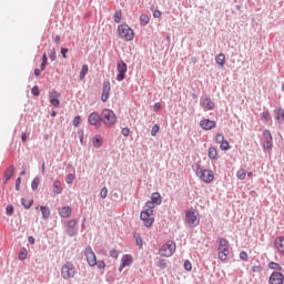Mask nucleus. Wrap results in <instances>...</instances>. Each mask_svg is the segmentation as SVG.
I'll use <instances>...</instances> for the list:
<instances>
[{
  "label": "nucleus",
  "mask_w": 284,
  "mask_h": 284,
  "mask_svg": "<svg viewBox=\"0 0 284 284\" xmlns=\"http://www.w3.org/2000/svg\"><path fill=\"white\" fill-rule=\"evenodd\" d=\"M217 256L222 261V263H225L227 261V256H230V242L225 237L217 239Z\"/></svg>",
  "instance_id": "obj_1"
},
{
  "label": "nucleus",
  "mask_w": 284,
  "mask_h": 284,
  "mask_svg": "<svg viewBox=\"0 0 284 284\" xmlns=\"http://www.w3.org/2000/svg\"><path fill=\"white\" fill-rule=\"evenodd\" d=\"M100 121L108 128H112L116 123V113L112 109H103L100 113Z\"/></svg>",
  "instance_id": "obj_2"
},
{
  "label": "nucleus",
  "mask_w": 284,
  "mask_h": 284,
  "mask_svg": "<svg viewBox=\"0 0 284 284\" xmlns=\"http://www.w3.org/2000/svg\"><path fill=\"white\" fill-rule=\"evenodd\" d=\"M184 223H186L189 227H197L199 223H201V219L199 217V212L194 209L186 210Z\"/></svg>",
  "instance_id": "obj_3"
},
{
  "label": "nucleus",
  "mask_w": 284,
  "mask_h": 284,
  "mask_svg": "<svg viewBox=\"0 0 284 284\" xmlns=\"http://www.w3.org/2000/svg\"><path fill=\"white\" fill-rule=\"evenodd\" d=\"M118 33L121 39H125V41H133L134 39V30L130 28L128 24H120L118 27Z\"/></svg>",
  "instance_id": "obj_4"
},
{
  "label": "nucleus",
  "mask_w": 284,
  "mask_h": 284,
  "mask_svg": "<svg viewBox=\"0 0 284 284\" xmlns=\"http://www.w3.org/2000/svg\"><path fill=\"white\" fill-rule=\"evenodd\" d=\"M74 274H77V268L74 267V264L71 262H67L61 267V276L64 278V281H69V278H74Z\"/></svg>",
  "instance_id": "obj_5"
},
{
  "label": "nucleus",
  "mask_w": 284,
  "mask_h": 284,
  "mask_svg": "<svg viewBox=\"0 0 284 284\" xmlns=\"http://www.w3.org/2000/svg\"><path fill=\"white\" fill-rule=\"evenodd\" d=\"M176 252V244L174 242L169 241L166 244L162 245L160 248L161 256L165 258H170Z\"/></svg>",
  "instance_id": "obj_6"
},
{
  "label": "nucleus",
  "mask_w": 284,
  "mask_h": 284,
  "mask_svg": "<svg viewBox=\"0 0 284 284\" xmlns=\"http://www.w3.org/2000/svg\"><path fill=\"white\" fill-rule=\"evenodd\" d=\"M77 223H79L77 220H69L64 222L65 225V232L68 236H77L79 234V229H77Z\"/></svg>",
  "instance_id": "obj_7"
},
{
  "label": "nucleus",
  "mask_w": 284,
  "mask_h": 284,
  "mask_svg": "<svg viewBox=\"0 0 284 284\" xmlns=\"http://www.w3.org/2000/svg\"><path fill=\"white\" fill-rule=\"evenodd\" d=\"M84 256L87 258V263L90 267H94L97 265V254L92 250V246L88 245L84 250Z\"/></svg>",
  "instance_id": "obj_8"
},
{
  "label": "nucleus",
  "mask_w": 284,
  "mask_h": 284,
  "mask_svg": "<svg viewBox=\"0 0 284 284\" xmlns=\"http://www.w3.org/2000/svg\"><path fill=\"white\" fill-rule=\"evenodd\" d=\"M88 123L89 125H93V128H95L97 130H99V128H101V113L99 114V112L93 111L89 114L88 116Z\"/></svg>",
  "instance_id": "obj_9"
},
{
  "label": "nucleus",
  "mask_w": 284,
  "mask_h": 284,
  "mask_svg": "<svg viewBox=\"0 0 284 284\" xmlns=\"http://www.w3.org/2000/svg\"><path fill=\"white\" fill-rule=\"evenodd\" d=\"M116 70L119 72L116 74V81H124L125 80V74H128V64L123 60H121L116 64Z\"/></svg>",
  "instance_id": "obj_10"
},
{
  "label": "nucleus",
  "mask_w": 284,
  "mask_h": 284,
  "mask_svg": "<svg viewBox=\"0 0 284 284\" xmlns=\"http://www.w3.org/2000/svg\"><path fill=\"white\" fill-rule=\"evenodd\" d=\"M60 98L61 93H59L57 90L49 93V101L53 108H59L61 105V101H59Z\"/></svg>",
  "instance_id": "obj_11"
},
{
  "label": "nucleus",
  "mask_w": 284,
  "mask_h": 284,
  "mask_svg": "<svg viewBox=\"0 0 284 284\" xmlns=\"http://www.w3.org/2000/svg\"><path fill=\"white\" fill-rule=\"evenodd\" d=\"M110 90H112V88L110 87V81H104L102 83V94H101L102 103H105L108 99H110Z\"/></svg>",
  "instance_id": "obj_12"
},
{
  "label": "nucleus",
  "mask_w": 284,
  "mask_h": 284,
  "mask_svg": "<svg viewBox=\"0 0 284 284\" xmlns=\"http://www.w3.org/2000/svg\"><path fill=\"white\" fill-rule=\"evenodd\" d=\"M270 284H283L284 283V275L281 272H273L268 277Z\"/></svg>",
  "instance_id": "obj_13"
},
{
  "label": "nucleus",
  "mask_w": 284,
  "mask_h": 284,
  "mask_svg": "<svg viewBox=\"0 0 284 284\" xmlns=\"http://www.w3.org/2000/svg\"><path fill=\"white\" fill-rule=\"evenodd\" d=\"M200 128L202 130H214L216 128V121L210 120V119H204L200 122Z\"/></svg>",
  "instance_id": "obj_14"
},
{
  "label": "nucleus",
  "mask_w": 284,
  "mask_h": 284,
  "mask_svg": "<svg viewBox=\"0 0 284 284\" xmlns=\"http://www.w3.org/2000/svg\"><path fill=\"white\" fill-rule=\"evenodd\" d=\"M132 263H134V257L130 254H124L121 257L122 267H131Z\"/></svg>",
  "instance_id": "obj_15"
},
{
  "label": "nucleus",
  "mask_w": 284,
  "mask_h": 284,
  "mask_svg": "<svg viewBox=\"0 0 284 284\" xmlns=\"http://www.w3.org/2000/svg\"><path fill=\"white\" fill-rule=\"evenodd\" d=\"M274 245L280 254H284V236H277L274 241Z\"/></svg>",
  "instance_id": "obj_16"
},
{
  "label": "nucleus",
  "mask_w": 284,
  "mask_h": 284,
  "mask_svg": "<svg viewBox=\"0 0 284 284\" xmlns=\"http://www.w3.org/2000/svg\"><path fill=\"white\" fill-rule=\"evenodd\" d=\"M59 214L62 219H70V216H72V207L62 206L59 209Z\"/></svg>",
  "instance_id": "obj_17"
},
{
  "label": "nucleus",
  "mask_w": 284,
  "mask_h": 284,
  "mask_svg": "<svg viewBox=\"0 0 284 284\" xmlns=\"http://www.w3.org/2000/svg\"><path fill=\"white\" fill-rule=\"evenodd\" d=\"M13 175H14V165H11L4 172L3 184L6 185L10 181V179H12Z\"/></svg>",
  "instance_id": "obj_18"
},
{
  "label": "nucleus",
  "mask_w": 284,
  "mask_h": 284,
  "mask_svg": "<svg viewBox=\"0 0 284 284\" xmlns=\"http://www.w3.org/2000/svg\"><path fill=\"white\" fill-rule=\"evenodd\" d=\"M196 176H200V179L202 180L203 176L206 174L207 170H203V168H201V164L200 163H194L192 165Z\"/></svg>",
  "instance_id": "obj_19"
},
{
  "label": "nucleus",
  "mask_w": 284,
  "mask_h": 284,
  "mask_svg": "<svg viewBox=\"0 0 284 284\" xmlns=\"http://www.w3.org/2000/svg\"><path fill=\"white\" fill-rule=\"evenodd\" d=\"M201 105H203V108H206V110H214V102L211 98H201Z\"/></svg>",
  "instance_id": "obj_20"
},
{
  "label": "nucleus",
  "mask_w": 284,
  "mask_h": 284,
  "mask_svg": "<svg viewBox=\"0 0 284 284\" xmlns=\"http://www.w3.org/2000/svg\"><path fill=\"white\" fill-rule=\"evenodd\" d=\"M202 181L204 183H212V181H214V172H212V170H206V173L202 176Z\"/></svg>",
  "instance_id": "obj_21"
},
{
  "label": "nucleus",
  "mask_w": 284,
  "mask_h": 284,
  "mask_svg": "<svg viewBox=\"0 0 284 284\" xmlns=\"http://www.w3.org/2000/svg\"><path fill=\"white\" fill-rule=\"evenodd\" d=\"M151 201L155 205H161V203H163V197L161 196V193L154 192V193L151 194Z\"/></svg>",
  "instance_id": "obj_22"
},
{
  "label": "nucleus",
  "mask_w": 284,
  "mask_h": 284,
  "mask_svg": "<svg viewBox=\"0 0 284 284\" xmlns=\"http://www.w3.org/2000/svg\"><path fill=\"white\" fill-rule=\"evenodd\" d=\"M209 159L211 161H219V151H216V148L214 146L209 148Z\"/></svg>",
  "instance_id": "obj_23"
},
{
  "label": "nucleus",
  "mask_w": 284,
  "mask_h": 284,
  "mask_svg": "<svg viewBox=\"0 0 284 284\" xmlns=\"http://www.w3.org/2000/svg\"><path fill=\"white\" fill-rule=\"evenodd\" d=\"M275 119L276 121H280V123H283L284 121V110L283 108H276L274 110Z\"/></svg>",
  "instance_id": "obj_24"
},
{
  "label": "nucleus",
  "mask_w": 284,
  "mask_h": 284,
  "mask_svg": "<svg viewBox=\"0 0 284 284\" xmlns=\"http://www.w3.org/2000/svg\"><path fill=\"white\" fill-rule=\"evenodd\" d=\"M148 23H150V16L145 14V13H142L140 16V26H141V28H145V26H148Z\"/></svg>",
  "instance_id": "obj_25"
},
{
  "label": "nucleus",
  "mask_w": 284,
  "mask_h": 284,
  "mask_svg": "<svg viewBox=\"0 0 284 284\" xmlns=\"http://www.w3.org/2000/svg\"><path fill=\"white\" fill-rule=\"evenodd\" d=\"M63 192V189L61 187V181L55 180L53 182V194H61Z\"/></svg>",
  "instance_id": "obj_26"
},
{
  "label": "nucleus",
  "mask_w": 284,
  "mask_h": 284,
  "mask_svg": "<svg viewBox=\"0 0 284 284\" xmlns=\"http://www.w3.org/2000/svg\"><path fill=\"white\" fill-rule=\"evenodd\" d=\"M152 214H154V211H151L150 209H146L144 211H141L140 219L141 220L150 219L152 216Z\"/></svg>",
  "instance_id": "obj_27"
},
{
  "label": "nucleus",
  "mask_w": 284,
  "mask_h": 284,
  "mask_svg": "<svg viewBox=\"0 0 284 284\" xmlns=\"http://www.w3.org/2000/svg\"><path fill=\"white\" fill-rule=\"evenodd\" d=\"M34 203V200H26L24 197L21 199V205L24 207V210H30Z\"/></svg>",
  "instance_id": "obj_28"
},
{
  "label": "nucleus",
  "mask_w": 284,
  "mask_h": 284,
  "mask_svg": "<svg viewBox=\"0 0 284 284\" xmlns=\"http://www.w3.org/2000/svg\"><path fill=\"white\" fill-rule=\"evenodd\" d=\"M89 70L90 69H89L88 64L82 65L80 74H79L80 81H83V79H85V74H88Z\"/></svg>",
  "instance_id": "obj_29"
},
{
  "label": "nucleus",
  "mask_w": 284,
  "mask_h": 284,
  "mask_svg": "<svg viewBox=\"0 0 284 284\" xmlns=\"http://www.w3.org/2000/svg\"><path fill=\"white\" fill-rule=\"evenodd\" d=\"M40 212L42 213V219H50V207L41 205Z\"/></svg>",
  "instance_id": "obj_30"
},
{
  "label": "nucleus",
  "mask_w": 284,
  "mask_h": 284,
  "mask_svg": "<svg viewBox=\"0 0 284 284\" xmlns=\"http://www.w3.org/2000/svg\"><path fill=\"white\" fill-rule=\"evenodd\" d=\"M18 258H19V261H26V258H28V248L27 247H22L20 250Z\"/></svg>",
  "instance_id": "obj_31"
},
{
  "label": "nucleus",
  "mask_w": 284,
  "mask_h": 284,
  "mask_svg": "<svg viewBox=\"0 0 284 284\" xmlns=\"http://www.w3.org/2000/svg\"><path fill=\"white\" fill-rule=\"evenodd\" d=\"M263 139H264V142L274 141V138L272 136V132H270V130L267 129L263 131Z\"/></svg>",
  "instance_id": "obj_32"
},
{
  "label": "nucleus",
  "mask_w": 284,
  "mask_h": 284,
  "mask_svg": "<svg viewBox=\"0 0 284 284\" xmlns=\"http://www.w3.org/2000/svg\"><path fill=\"white\" fill-rule=\"evenodd\" d=\"M268 268L270 270H276L277 272H283V266L276 262H270L268 263Z\"/></svg>",
  "instance_id": "obj_33"
},
{
  "label": "nucleus",
  "mask_w": 284,
  "mask_h": 284,
  "mask_svg": "<svg viewBox=\"0 0 284 284\" xmlns=\"http://www.w3.org/2000/svg\"><path fill=\"white\" fill-rule=\"evenodd\" d=\"M272 148H274V141H266L263 143L264 152H272Z\"/></svg>",
  "instance_id": "obj_34"
},
{
  "label": "nucleus",
  "mask_w": 284,
  "mask_h": 284,
  "mask_svg": "<svg viewBox=\"0 0 284 284\" xmlns=\"http://www.w3.org/2000/svg\"><path fill=\"white\" fill-rule=\"evenodd\" d=\"M261 116L264 123H268V121H272V115L270 114V110H265L264 112H262Z\"/></svg>",
  "instance_id": "obj_35"
},
{
  "label": "nucleus",
  "mask_w": 284,
  "mask_h": 284,
  "mask_svg": "<svg viewBox=\"0 0 284 284\" xmlns=\"http://www.w3.org/2000/svg\"><path fill=\"white\" fill-rule=\"evenodd\" d=\"M123 17V11L121 9L116 10L113 17L115 23H121V19Z\"/></svg>",
  "instance_id": "obj_36"
},
{
  "label": "nucleus",
  "mask_w": 284,
  "mask_h": 284,
  "mask_svg": "<svg viewBox=\"0 0 284 284\" xmlns=\"http://www.w3.org/2000/svg\"><path fill=\"white\" fill-rule=\"evenodd\" d=\"M92 145H93V148L99 149V148H101V145H103V140L101 138L95 136L92 140Z\"/></svg>",
  "instance_id": "obj_37"
},
{
  "label": "nucleus",
  "mask_w": 284,
  "mask_h": 284,
  "mask_svg": "<svg viewBox=\"0 0 284 284\" xmlns=\"http://www.w3.org/2000/svg\"><path fill=\"white\" fill-rule=\"evenodd\" d=\"M215 62H216L219 65H224V63H225V54L219 53V54L215 57Z\"/></svg>",
  "instance_id": "obj_38"
},
{
  "label": "nucleus",
  "mask_w": 284,
  "mask_h": 284,
  "mask_svg": "<svg viewBox=\"0 0 284 284\" xmlns=\"http://www.w3.org/2000/svg\"><path fill=\"white\" fill-rule=\"evenodd\" d=\"M133 237L135 239L136 245H139V247H143V237H141V234L134 233Z\"/></svg>",
  "instance_id": "obj_39"
},
{
  "label": "nucleus",
  "mask_w": 284,
  "mask_h": 284,
  "mask_svg": "<svg viewBox=\"0 0 284 284\" xmlns=\"http://www.w3.org/2000/svg\"><path fill=\"white\" fill-rule=\"evenodd\" d=\"M39 183H40V180H39V176H36L32 182H31V190L33 192H36V190H39Z\"/></svg>",
  "instance_id": "obj_40"
},
{
  "label": "nucleus",
  "mask_w": 284,
  "mask_h": 284,
  "mask_svg": "<svg viewBox=\"0 0 284 284\" xmlns=\"http://www.w3.org/2000/svg\"><path fill=\"white\" fill-rule=\"evenodd\" d=\"M74 179H77V175L74 173H69L65 179V183L68 185H72L74 183Z\"/></svg>",
  "instance_id": "obj_41"
},
{
  "label": "nucleus",
  "mask_w": 284,
  "mask_h": 284,
  "mask_svg": "<svg viewBox=\"0 0 284 284\" xmlns=\"http://www.w3.org/2000/svg\"><path fill=\"white\" fill-rule=\"evenodd\" d=\"M230 142L227 140H224L221 144H220V149L222 150V152H227V150H230Z\"/></svg>",
  "instance_id": "obj_42"
},
{
  "label": "nucleus",
  "mask_w": 284,
  "mask_h": 284,
  "mask_svg": "<svg viewBox=\"0 0 284 284\" xmlns=\"http://www.w3.org/2000/svg\"><path fill=\"white\" fill-rule=\"evenodd\" d=\"M236 176L240 181H244L245 176H247V173L245 172V170L240 169L236 173Z\"/></svg>",
  "instance_id": "obj_43"
},
{
  "label": "nucleus",
  "mask_w": 284,
  "mask_h": 284,
  "mask_svg": "<svg viewBox=\"0 0 284 284\" xmlns=\"http://www.w3.org/2000/svg\"><path fill=\"white\" fill-rule=\"evenodd\" d=\"M142 221L144 222V227H150L151 225H154V217H146Z\"/></svg>",
  "instance_id": "obj_44"
},
{
  "label": "nucleus",
  "mask_w": 284,
  "mask_h": 284,
  "mask_svg": "<svg viewBox=\"0 0 284 284\" xmlns=\"http://www.w3.org/2000/svg\"><path fill=\"white\" fill-rule=\"evenodd\" d=\"M6 214L7 216H12V214H14V206L12 204L7 205Z\"/></svg>",
  "instance_id": "obj_45"
},
{
  "label": "nucleus",
  "mask_w": 284,
  "mask_h": 284,
  "mask_svg": "<svg viewBox=\"0 0 284 284\" xmlns=\"http://www.w3.org/2000/svg\"><path fill=\"white\" fill-rule=\"evenodd\" d=\"M224 141H225V136L223 135V133H217V134L215 135V142H216V143L222 144Z\"/></svg>",
  "instance_id": "obj_46"
},
{
  "label": "nucleus",
  "mask_w": 284,
  "mask_h": 284,
  "mask_svg": "<svg viewBox=\"0 0 284 284\" xmlns=\"http://www.w3.org/2000/svg\"><path fill=\"white\" fill-rule=\"evenodd\" d=\"M251 271H252L254 274H261V272H263V266H261V265L252 266Z\"/></svg>",
  "instance_id": "obj_47"
},
{
  "label": "nucleus",
  "mask_w": 284,
  "mask_h": 284,
  "mask_svg": "<svg viewBox=\"0 0 284 284\" xmlns=\"http://www.w3.org/2000/svg\"><path fill=\"white\" fill-rule=\"evenodd\" d=\"M50 61H57V49H51L49 54Z\"/></svg>",
  "instance_id": "obj_48"
},
{
  "label": "nucleus",
  "mask_w": 284,
  "mask_h": 284,
  "mask_svg": "<svg viewBox=\"0 0 284 284\" xmlns=\"http://www.w3.org/2000/svg\"><path fill=\"white\" fill-rule=\"evenodd\" d=\"M184 270H185L186 272H192V262H190V260H186V261L184 262Z\"/></svg>",
  "instance_id": "obj_49"
},
{
  "label": "nucleus",
  "mask_w": 284,
  "mask_h": 284,
  "mask_svg": "<svg viewBox=\"0 0 284 284\" xmlns=\"http://www.w3.org/2000/svg\"><path fill=\"white\" fill-rule=\"evenodd\" d=\"M73 125H74V128H79V125H81V115H75L74 116Z\"/></svg>",
  "instance_id": "obj_50"
},
{
  "label": "nucleus",
  "mask_w": 284,
  "mask_h": 284,
  "mask_svg": "<svg viewBox=\"0 0 284 284\" xmlns=\"http://www.w3.org/2000/svg\"><path fill=\"white\" fill-rule=\"evenodd\" d=\"M159 130H160L159 124H154L151 130V136H156V134L159 133Z\"/></svg>",
  "instance_id": "obj_51"
},
{
  "label": "nucleus",
  "mask_w": 284,
  "mask_h": 284,
  "mask_svg": "<svg viewBox=\"0 0 284 284\" xmlns=\"http://www.w3.org/2000/svg\"><path fill=\"white\" fill-rule=\"evenodd\" d=\"M158 267H160V270H165L168 267V263L165 262V260H160L158 262Z\"/></svg>",
  "instance_id": "obj_52"
},
{
  "label": "nucleus",
  "mask_w": 284,
  "mask_h": 284,
  "mask_svg": "<svg viewBox=\"0 0 284 284\" xmlns=\"http://www.w3.org/2000/svg\"><path fill=\"white\" fill-rule=\"evenodd\" d=\"M31 93L33 94V97H39V94H41V91L39 90V85H34L31 89Z\"/></svg>",
  "instance_id": "obj_53"
},
{
  "label": "nucleus",
  "mask_w": 284,
  "mask_h": 284,
  "mask_svg": "<svg viewBox=\"0 0 284 284\" xmlns=\"http://www.w3.org/2000/svg\"><path fill=\"white\" fill-rule=\"evenodd\" d=\"M100 196L102 199H106L108 197V187H102L101 191H100Z\"/></svg>",
  "instance_id": "obj_54"
},
{
  "label": "nucleus",
  "mask_w": 284,
  "mask_h": 284,
  "mask_svg": "<svg viewBox=\"0 0 284 284\" xmlns=\"http://www.w3.org/2000/svg\"><path fill=\"white\" fill-rule=\"evenodd\" d=\"M110 256L111 258H119V251H116V248H112L110 251Z\"/></svg>",
  "instance_id": "obj_55"
},
{
  "label": "nucleus",
  "mask_w": 284,
  "mask_h": 284,
  "mask_svg": "<svg viewBox=\"0 0 284 284\" xmlns=\"http://www.w3.org/2000/svg\"><path fill=\"white\" fill-rule=\"evenodd\" d=\"M247 258H248L247 252L241 251L240 252V260L241 261H247Z\"/></svg>",
  "instance_id": "obj_56"
},
{
  "label": "nucleus",
  "mask_w": 284,
  "mask_h": 284,
  "mask_svg": "<svg viewBox=\"0 0 284 284\" xmlns=\"http://www.w3.org/2000/svg\"><path fill=\"white\" fill-rule=\"evenodd\" d=\"M154 203H153V201L151 200V201H148L146 203H145V206H146V210H151V211H154Z\"/></svg>",
  "instance_id": "obj_57"
},
{
  "label": "nucleus",
  "mask_w": 284,
  "mask_h": 284,
  "mask_svg": "<svg viewBox=\"0 0 284 284\" xmlns=\"http://www.w3.org/2000/svg\"><path fill=\"white\" fill-rule=\"evenodd\" d=\"M97 267L98 270H105V262L104 261H99L97 262Z\"/></svg>",
  "instance_id": "obj_58"
},
{
  "label": "nucleus",
  "mask_w": 284,
  "mask_h": 284,
  "mask_svg": "<svg viewBox=\"0 0 284 284\" xmlns=\"http://www.w3.org/2000/svg\"><path fill=\"white\" fill-rule=\"evenodd\" d=\"M122 135H124V136H130V128H128V126H125V128H123L122 129Z\"/></svg>",
  "instance_id": "obj_59"
},
{
  "label": "nucleus",
  "mask_w": 284,
  "mask_h": 284,
  "mask_svg": "<svg viewBox=\"0 0 284 284\" xmlns=\"http://www.w3.org/2000/svg\"><path fill=\"white\" fill-rule=\"evenodd\" d=\"M161 14H162L161 10H153L154 19H161Z\"/></svg>",
  "instance_id": "obj_60"
},
{
  "label": "nucleus",
  "mask_w": 284,
  "mask_h": 284,
  "mask_svg": "<svg viewBox=\"0 0 284 284\" xmlns=\"http://www.w3.org/2000/svg\"><path fill=\"white\" fill-rule=\"evenodd\" d=\"M16 190H17V192H19V190H21V178H18L16 180Z\"/></svg>",
  "instance_id": "obj_61"
},
{
  "label": "nucleus",
  "mask_w": 284,
  "mask_h": 284,
  "mask_svg": "<svg viewBox=\"0 0 284 284\" xmlns=\"http://www.w3.org/2000/svg\"><path fill=\"white\" fill-rule=\"evenodd\" d=\"M68 52H69L68 48H62L61 49V54H62L63 59H68Z\"/></svg>",
  "instance_id": "obj_62"
},
{
  "label": "nucleus",
  "mask_w": 284,
  "mask_h": 284,
  "mask_svg": "<svg viewBox=\"0 0 284 284\" xmlns=\"http://www.w3.org/2000/svg\"><path fill=\"white\" fill-rule=\"evenodd\" d=\"M78 134H79L80 143H81V145H83V136H84L83 130H79Z\"/></svg>",
  "instance_id": "obj_63"
},
{
  "label": "nucleus",
  "mask_w": 284,
  "mask_h": 284,
  "mask_svg": "<svg viewBox=\"0 0 284 284\" xmlns=\"http://www.w3.org/2000/svg\"><path fill=\"white\" fill-rule=\"evenodd\" d=\"M159 110H161V103L155 102L154 105H153V112H159Z\"/></svg>",
  "instance_id": "obj_64"
}]
</instances>
